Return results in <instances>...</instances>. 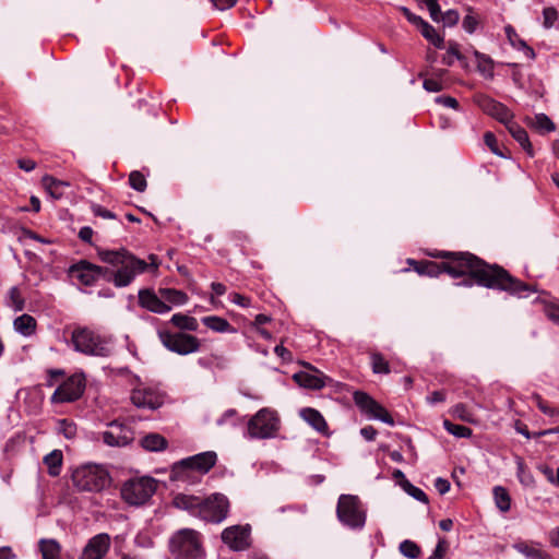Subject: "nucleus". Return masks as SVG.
Returning a JSON list of instances; mask_svg holds the SVG:
<instances>
[{"label": "nucleus", "mask_w": 559, "mask_h": 559, "mask_svg": "<svg viewBox=\"0 0 559 559\" xmlns=\"http://www.w3.org/2000/svg\"><path fill=\"white\" fill-rule=\"evenodd\" d=\"M474 57L477 62V70L479 73H481L485 78L491 79L493 76V61L492 59L477 50L474 51Z\"/></svg>", "instance_id": "obj_36"}, {"label": "nucleus", "mask_w": 559, "mask_h": 559, "mask_svg": "<svg viewBox=\"0 0 559 559\" xmlns=\"http://www.w3.org/2000/svg\"><path fill=\"white\" fill-rule=\"evenodd\" d=\"M66 372L62 369H48L47 370V386H53L56 382L63 379Z\"/></svg>", "instance_id": "obj_56"}, {"label": "nucleus", "mask_w": 559, "mask_h": 559, "mask_svg": "<svg viewBox=\"0 0 559 559\" xmlns=\"http://www.w3.org/2000/svg\"><path fill=\"white\" fill-rule=\"evenodd\" d=\"M353 397L356 406L368 417L379 419L390 426L394 425L388 411L366 392L356 391Z\"/></svg>", "instance_id": "obj_13"}, {"label": "nucleus", "mask_w": 559, "mask_h": 559, "mask_svg": "<svg viewBox=\"0 0 559 559\" xmlns=\"http://www.w3.org/2000/svg\"><path fill=\"white\" fill-rule=\"evenodd\" d=\"M107 263L116 267L112 272V282L117 287L130 285L138 274L145 272L148 267L147 262L123 248L107 250Z\"/></svg>", "instance_id": "obj_3"}, {"label": "nucleus", "mask_w": 559, "mask_h": 559, "mask_svg": "<svg viewBox=\"0 0 559 559\" xmlns=\"http://www.w3.org/2000/svg\"><path fill=\"white\" fill-rule=\"evenodd\" d=\"M435 102L439 105H442L444 107L452 108L455 110H457L460 107L459 102L452 96H445V95L437 96L435 98Z\"/></svg>", "instance_id": "obj_57"}, {"label": "nucleus", "mask_w": 559, "mask_h": 559, "mask_svg": "<svg viewBox=\"0 0 559 559\" xmlns=\"http://www.w3.org/2000/svg\"><path fill=\"white\" fill-rule=\"evenodd\" d=\"M400 552L408 559H417L421 555L420 547L413 540L405 539L399 546Z\"/></svg>", "instance_id": "obj_39"}, {"label": "nucleus", "mask_w": 559, "mask_h": 559, "mask_svg": "<svg viewBox=\"0 0 559 559\" xmlns=\"http://www.w3.org/2000/svg\"><path fill=\"white\" fill-rule=\"evenodd\" d=\"M217 461V454L214 451L202 452L189 457H186L174 465V472L181 474L188 471L198 472L199 474H206Z\"/></svg>", "instance_id": "obj_11"}, {"label": "nucleus", "mask_w": 559, "mask_h": 559, "mask_svg": "<svg viewBox=\"0 0 559 559\" xmlns=\"http://www.w3.org/2000/svg\"><path fill=\"white\" fill-rule=\"evenodd\" d=\"M447 551V542L444 538L440 539L432 551V554L429 556L428 559H442L444 554Z\"/></svg>", "instance_id": "obj_59"}, {"label": "nucleus", "mask_w": 559, "mask_h": 559, "mask_svg": "<svg viewBox=\"0 0 559 559\" xmlns=\"http://www.w3.org/2000/svg\"><path fill=\"white\" fill-rule=\"evenodd\" d=\"M484 141H485V144L489 147V150L497 156H501V157H504L503 153L499 150L498 147V141L496 139V135L490 132V131H487L485 134H484Z\"/></svg>", "instance_id": "obj_53"}, {"label": "nucleus", "mask_w": 559, "mask_h": 559, "mask_svg": "<svg viewBox=\"0 0 559 559\" xmlns=\"http://www.w3.org/2000/svg\"><path fill=\"white\" fill-rule=\"evenodd\" d=\"M222 540L233 550H245L250 546L249 526H230L223 531Z\"/></svg>", "instance_id": "obj_18"}, {"label": "nucleus", "mask_w": 559, "mask_h": 559, "mask_svg": "<svg viewBox=\"0 0 559 559\" xmlns=\"http://www.w3.org/2000/svg\"><path fill=\"white\" fill-rule=\"evenodd\" d=\"M167 440L159 433L152 432L141 439V445L151 452L163 451L167 448Z\"/></svg>", "instance_id": "obj_30"}, {"label": "nucleus", "mask_w": 559, "mask_h": 559, "mask_svg": "<svg viewBox=\"0 0 559 559\" xmlns=\"http://www.w3.org/2000/svg\"><path fill=\"white\" fill-rule=\"evenodd\" d=\"M10 298L15 311H22L24 309L25 301L17 287H12L10 289Z\"/></svg>", "instance_id": "obj_54"}, {"label": "nucleus", "mask_w": 559, "mask_h": 559, "mask_svg": "<svg viewBox=\"0 0 559 559\" xmlns=\"http://www.w3.org/2000/svg\"><path fill=\"white\" fill-rule=\"evenodd\" d=\"M466 11L467 14L464 16L462 21V27L466 33L473 34L475 33L479 25V19L477 15L474 14V10L471 7H468Z\"/></svg>", "instance_id": "obj_43"}, {"label": "nucleus", "mask_w": 559, "mask_h": 559, "mask_svg": "<svg viewBox=\"0 0 559 559\" xmlns=\"http://www.w3.org/2000/svg\"><path fill=\"white\" fill-rule=\"evenodd\" d=\"M217 426H223L226 424H230L231 426H237V411L234 408H229L223 413V415L216 420Z\"/></svg>", "instance_id": "obj_51"}, {"label": "nucleus", "mask_w": 559, "mask_h": 559, "mask_svg": "<svg viewBox=\"0 0 559 559\" xmlns=\"http://www.w3.org/2000/svg\"><path fill=\"white\" fill-rule=\"evenodd\" d=\"M543 25L545 28H550L554 26L555 22L558 19V11L552 8L548 7L543 10Z\"/></svg>", "instance_id": "obj_50"}, {"label": "nucleus", "mask_w": 559, "mask_h": 559, "mask_svg": "<svg viewBox=\"0 0 559 559\" xmlns=\"http://www.w3.org/2000/svg\"><path fill=\"white\" fill-rule=\"evenodd\" d=\"M310 369L311 371H299L293 376L298 385L310 390H321L329 382H332V379L323 372L313 367H310Z\"/></svg>", "instance_id": "obj_20"}, {"label": "nucleus", "mask_w": 559, "mask_h": 559, "mask_svg": "<svg viewBox=\"0 0 559 559\" xmlns=\"http://www.w3.org/2000/svg\"><path fill=\"white\" fill-rule=\"evenodd\" d=\"M41 183L46 191L52 199H60L64 193V189L69 187V183L62 180H58L52 176L46 175L41 179Z\"/></svg>", "instance_id": "obj_28"}, {"label": "nucleus", "mask_w": 559, "mask_h": 559, "mask_svg": "<svg viewBox=\"0 0 559 559\" xmlns=\"http://www.w3.org/2000/svg\"><path fill=\"white\" fill-rule=\"evenodd\" d=\"M545 313L549 320L559 324V305L550 304L545 307Z\"/></svg>", "instance_id": "obj_58"}, {"label": "nucleus", "mask_w": 559, "mask_h": 559, "mask_svg": "<svg viewBox=\"0 0 559 559\" xmlns=\"http://www.w3.org/2000/svg\"><path fill=\"white\" fill-rule=\"evenodd\" d=\"M492 492L496 507L501 512H508L511 509V497L508 490L502 486H496Z\"/></svg>", "instance_id": "obj_37"}, {"label": "nucleus", "mask_w": 559, "mask_h": 559, "mask_svg": "<svg viewBox=\"0 0 559 559\" xmlns=\"http://www.w3.org/2000/svg\"><path fill=\"white\" fill-rule=\"evenodd\" d=\"M39 550L43 559H60L61 546L55 539H41Z\"/></svg>", "instance_id": "obj_35"}, {"label": "nucleus", "mask_w": 559, "mask_h": 559, "mask_svg": "<svg viewBox=\"0 0 559 559\" xmlns=\"http://www.w3.org/2000/svg\"><path fill=\"white\" fill-rule=\"evenodd\" d=\"M58 432L67 439H73L76 435V425L67 418L58 420Z\"/></svg>", "instance_id": "obj_45"}, {"label": "nucleus", "mask_w": 559, "mask_h": 559, "mask_svg": "<svg viewBox=\"0 0 559 559\" xmlns=\"http://www.w3.org/2000/svg\"><path fill=\"white\" fill-rule=\"evenodd\" d=\"M72 480L79 490L100 492L105 487V468L93 463L84 464L73 472Z\"/></svg>", "instance_id": "obj_8"}, {"label": "nucleus", "mask_w": 559, "mask_h": 559, "mask_svg": "<svg viewBox=\"0 0 559 559\" xmlns=\"http://www.w3.org/2000/svg\"><path fill=\"white\" fill-rule=\"evenodd\" d=\"M202 323L210 330L218 333H234L236 329L224 318L209 316L202 318Z\"/></svg>", "instance_id": "obj_29"}, {"label": "nucleus", "mask_w": 559, "mask_h": 559, "mask_svg": "<svg viewBox=\"0 0 559 559\" xmlns=\"http://www.w3.org/2000/svg\"><path fill=\"white\" fill-rule=\"evenodd\" d=\"M158 294L166 304L169 302L175 306H180L188 301V295L175 288H159Z\"/></svg>", "instance_id": "obj_34"}, {"label": "nucleus", "mask_w": 559, "mask_h": 559, "mask_svg": "<svg viewBox=\"0 0 559 559\" xmlns=\"http://www.w3.org/2000/svg\"><path fill=\"white\" fill-rule=\"evenodd\" d=\"M139 305L142 308L158 314L167 313L171 309L159 294L157 295L154 290L148 288L139 290Z\"/></svg>", "instance_id": "obj_21"}, {"label": "nucleus", "mask_w": 559, "mask_h": 559, "mask_svg": "<svg viewBox=\"0 0 559 559\" xmlns=\"http://www.w3.org/2000/svg\"><path fill=\"white\" fill-rule=\"evenodd\" d=\"M417 27L419 28L421 35L435 47L439 49L443 48L444 38L427 21L423 19L421 23H418Z\"/></svg>", "instance_id": "obj_32"}, {"label": "nucleus", "mask_w": 559, "mask_h": 559, "mask_svg": "<svg viewBox=\"0 0 559 559\" xmlns=\"http://www.w3.org/2000/svg\"><path fill=\"white\" fill-rule=\"evenodd\" d=\"M170 322L183 331H197L199 326L195 318L182 313H175Z\"/></svg>", "instance_id": "obj_38"}, {"label": "nucleus", "mask_w": 559, "mask_h": 559, "mask_svg": "<svg viewBox=\"0 0 559 559\" xmlns=\"http://www.w3.org/2000/svg\"><path fill=\"white\" fill-rule=\"evenodd\" d=\"M460 20V14L456 10H448L441 15V21L443 22L444 26H454L457 24Z\"/></svg>", "instance_id": "obj_55"}, {"label": "nucleus", "mask_w": 559, "mask_h": 559, "mask_svg": "<svg viewBox=\"0 0 559 559\" xmlns=\"http://www.w3.org/2000/svg\"><path fill=\"white\" fill-rule=\"evenodd\" d=\"M84 388V378L80 374H73L56 389L50 400L52 403L74 402L81 397Z\"/></svg>", "instance_id": "obj_14"}, {"label": "nucleus", "mask_w": 559, "mask_h": 559, "mask_svg": "<svg viewBox=\"0 0 559 559\" xmlns=\"http://www.w3.org/2000/svg\"><path fill=\"white\" fill-rule=\"evenodd\" d=\"M463 56L459 50V44L455 41H450L447 53L442 58V63L445 66H452L454 63V59L461 60Z\"/></svg>", "instance_id": "obj_46"}, {"label": "nucleus", "mask_w": 559, "mask_h": 559, "mask_svg": "<svg viewBox=\"0 0 559 559\" xmlns=\"http://www.w3.org/2000/svg\"><path fill=\"white\" fill-rule=\"evenodd\" d=\"M535 127L544 132H552L556 130L555 123L545 114H537L535 116Z\"/></svg>", "instance_id": "obj_47"}, {"label": "nucleus", "mask_w": 559, "mask_h": 559, "mask_svg": "<svg viewBox=\"0 0 559 559\" xmlns=\"http://www.w3.org/2000/svg\"><path fill=\"white\" fill-rule=\"evenodd\" d=\"M107 445L126 447L134 440V432L128 425L118 421L107 424Z\"/></svg>", "instance_id": "obj_19"}, {"label": "nucleus", "mask_w": 559, "mask_h": 559, "mask_svg": "<svg viewBox=\"0 0 559 559\" xmlns=\"http://www.w3.org/2000/svg\"><path fill=\"white\" fill-rule=\"evenodd\" d=\"M165 394L151 386L134 388L131 393L133 405L139 408L157 409L164 404Z\"/></svg>", "instance_id": "obj_15"}, {"label": "nucleus", "mask_w": 559, "mask_h": 559, "mask_svg": "<svg viewBox=\"0 0 559 559\" xmlns=\"http://www.w3.org/2000/svg\"><path fill=\"white\" fill-rule=\"evenodd\" d=\"M450 413L453 417H455L462 421H466L469 424L475 423L474 414L469 411L467 405H465L463 403H459V404L454 405L451 408Z\"/></svg>", "instance_id": "obj_41"}, {"label": "nucleus", "mask_w": 559, "mask_h": 559, "mask_svg": "<svg viewBox=\"0 0 559 559\" xmlns=\"http://www.w3.org/2000/svg\"><path fill=\"white\" fill-rule=\"evenodd\" d=\"M14 329L24 336H31L36 330V320L24 313L14 320Z\"/></svg>", "instance_id": "obj_33"}, {"label": "nucleus", "mask_w": 559, "mask_h": 559, "mask_svg": "<svg viewBox=\"0 0 559 559\" xmlns=\"http://www.w3.org/2000/svg\"><path fill=\"white\" fill-rule=\"evenodd\" d=\"M158 337L168 350L182 356L199 352L201 346L197 336L183 332L162 330L158 331Z\"/></svg>", "instance_id": "obj_9"}, {"label": "nucleus", "mask_w": 559, "mask_h": 559, "mask_svg": "<svg viewBox=\"0 0 559 559\" xmlns=\"http://www.w3.org/2000/svg\"><path fill=\"white\" fill-rule=\"evenodd\" d=\"M129 183L134 190L139 192H143L146 189V179L144 175L138 170H134L130 174Z\"/></svg>", "instance_id": "obj_49"}, {"label": "nucleus", "mask_w": 559, "mask_h": 559, "mask_svg": "<svg viewBox=\"0 0 559 559\" xmlns=\"http://www.w3.org/2000/svg\"><path fill=\"white\" fill-rule=\"evenodd\" d=\"M157 489V481L152 477H139L126 481L121 488V497L131 506L146 503Z\"/></svg>", "instance_id": "obj_7"}, {"label": "nucleus", "mask_w": 559, "mask_h": 559, "mask_svg": "<svg viewBox=\"0 0 559 559\" xmlns=\"http://www.w3.org/2000/svg\"><path fill=\"white\" fill-rule=\"evenodd\" d=\"M433 257L444 260L441 262L442 273L453 278L464 277L457 285L472 287L476 284L518 297L535 292L534 287L514 277L502 266L489 264L469 252L440 251Z\"/></svg>", "instance_id": "obj_1"}, {"label": "nucleus", "mask_w": 559, "mask_h": 559, "mask_svg": "<svg viewBox=\"0 0 559 559\" xmlns=\"http://www.w3.org/2000/svg\"><path fill=\"white\" fill-rule=\"evenodd\" d=\"M299 416L317 432L323 436L329 433L328 423L318 409L312 407H304L299 411Z\"/></svg>", "instance_id": "obj_22"}, {"label": "nucleus", "mask_w": 559, "mask_h": 559, "mask_svg": "<svg viewBox=\"0 0 559 559\" xmlns=\"http://www.w3.org/2000/svg\"><path fill=\"white\" fill-rule=\"evenodd\" d=\"M103 270L86 260L71 265L69 267V276L85 286H92L102 276Z\"/></svg>", "instance_id": "obj_17"}, {"label": "nucleus", "mask_w": 559, "mask_h": 559, "mask_svg": "<svg viewBox=\"0 0 559 559\" xmlns=\"http://www.w3.org/2000/svg\"><path fill=\"white\" fill-rule=\"evenodd\" d=\"M406 262L419 275L437 277L442 273L441 262L438 263V262L429 261V260L416 261L414 259H407Z\"/></svg>", "instance_id": "obj_24"}, {"label": "nucleus", "mask_w": 559, "mask_h": 559, "mask_svg": "<svg viewBox=\"0 0 559 559\" xmlns=\"http://www.w3.org/2000/svg\"><path fill=\"white\" fill-rule=\"evenodd\" d=\"M399 10L403 13V15L411 24L417 26L418 23H421L423 17L413 13L408 8L400 7Z\"/></svg>", "instance_id": "obj_60"}, {"label": "nucleus", "mask_w": 559, "mask_h": 559, "mask_svg": "<svg viewBox=\"0 0 559 559\" xmlns=\"http://www.w3.org/2000/svg\"><path fill=\"white\" fill-rule=\"evenodd\" d=\"M44 464L48 468V474L52 477H57L60 475L63 455L61 450H53L47 455L44 456Z\"/></svg>", "instance_id": "obj_31"}, {"label": "nucleus", "mask_w": 559, "mask_h": 559, "mask_svg": "<svg viewBox=\"0 0 559 559\" xmlns=\"http://www.w3.org/2000/svg\"><path fill=\"white\" fill-rule=\"evenodd\" d=\"M71 342L76 352L83 353L85 355H104V340L88 328H75L71 335Z\"/></svg>", "instance_id": "obj_10"}, {"label": "nucleus", "mask_w": 559, "mask_h": 559, "mask_svg": "<svg viewBox=\"0 0 559 559\" xmlns=\"http://www.w3.org/2000/svg\"><path fill=\"white\" fill-rule=\"evenodd\" d=\"M438 1L439 0H423V2L426 4V7L429 11L430 17L435 22L441 21V15L443 14V13H441V8H440Z\"/></svg>", "instance_id": "obj_52"}, {"label": "nucleus", "mask_w": 559, "mask_h": 559, "mask_svg": "<svg viewBox=\"0 0 559 559\" xmlns=\"http://www.w3.org/2000/svg\"><path fill=\"white\" fill-rule=\"evenodd\" d=\"M435 488L440 495H444L450 490V483L448 479H444L442 477H438L435 480Z\"/></svg>", "instance_id": "obj_63"}, {"label": "nucleus", "mask_w": 559, "mask_h": 559, "mask_svg": "<svg viewBox=\"0 0 559 559\" xmlns=\"http://www.w3.org/2000/svg\"><path fill=\"white\" fill-rule=\"evenodd\" d=\"M444 429L456 438H469L473 433L472 429L463 426L451 423L448 419L443 420Z\"/></svg>", "instance_id": "obj_40"}, {"label": "nucleus", "mask_w": 559, "mask_h": 559, "mask_svg": "<svg viewBox=\"0 0 559 559\" xmlns=\"http://www.w3.org/2000/svg\"><path fill=\"white\" fill-rule=\"evenodd\" d=\"M532 399L536 403V406L538 407V409L542 413H544L545 415H548L551 417L559 416V408L549 406L548 403L546 401H544L539 394H534L532 396Z\"/></svg>", "instance_id": "obj_48"}, {"label": "nucleus", "mask_w": 559, "mask_h": 559, "mask_svg": "<svg viewBox=\"0 0 559 559\" xmlns=\"http://www.w3.org/2000/svg\"><path fill=\"white\" fill-rule=\"evenodd\" d=\"M512 138L522 146V148L530 155L534 156V151L528 139V134L524 128L512 119L504 123Z\"/></svg>", "instance_id": "obj_25"}, {"label": "nucleus", "mask_w": 559, "mask_h": 559, "mask_svg": "<svg viewBox=\"0 0 559 559\" xmlns=\"http://www.w3.org/2000/svg\"><path fill=\"white\" fill-rule=\"evenodd\" d=\"M504 32L507 35V38L509 39L510 44L518 50L524 51L525 56L528 59H535V51L532 47H530L525 40H523L516 31L511 25H507L504 27Z\"/></svg>", "instance_id": "obj_27"}, {"label": "nucleus", "mask_w": 559, "mask_h": 559, "mask_svg": "<svg viewBox=\"0 0 559 559\" xmlns=\"http://www.w3.org/2000/svg\"><path fill=\"white\" fill-rule=\"evenodd\" d=\"M336 515L338 521L350 530H361L366 524V509L358 496L341 495Z\"/></svg>", "instance_id": "obj_6"}, {"label": "nucleus", "mask_w": 559, "mask_h": 559, "mask_svg": "<svg viewBox=\"0 0 559 559\" xmlns=\"http://www.w3.org/2000/svg\"><path fill=\"white\" fill-rule=\"evenodd\" d=\"M513 548L526 559H550L549 555L537 543L518 542Z\"/></svg>", "instance_id": "obj_26"}, {"label": "nucleus", "mask_w": 559, "mask_h": 559, "mask_svg": "<svg viewBox=\"0 0 559 559\" xmlns=\"http://www.w3.org/2000/svg\"><path fill=\"white\" fill-rule=\"evenodd\" d=\"M474 103L488 116L497 119L501 123H508L513 119L512 112L502 103L491 98L486 94H476Z\"/></svg>", "instance_id": "obj_16"}, {"label": "nucleus", "mask_w": 559, "mask_h": 559, "mask_svg": "<svg viewBox=\"0 0 559 559\" xmlns=\"http://www.w3.org/2000/svg\"><path fill=\"white\" fill-rule=\"evenodd\" d=\"M402 488L414 499L420 501L423 503H428L427 495L418 487L414 486L408 479H404V483H401Z\"/></svg>", "instance_id": "obj_44"}, {"label": "nucleus", "mask_w": 559, "mask_h": 559, "mask_svg": "<svg viewBox=\"0 0 559 559\" xmlns=\"http://www.w3.org/2000/svg\"><path fill=\"white\" fill-rule=\"evenodd\" d=\"M353 397L356 406L368 417L379 419L390 426L394 425L388 411L366 392L356 391Z\"/></svg>", "instance_id": "obj_12"}, {"label": "nucleus", "mask_w": 559, "mask_h": 559, "mask_svg": "<svg viewBox=\"0 0 559 559\" xmlns=\"http://www.w3.org/2000/svg\"><path fill=\"white\" fill-rule=\"evenodd\" d=\"M447 399V393L443 390L433 391L427 396V402L431 405L442 403Z\"/></svg>", "instance_id": "obj_61"}, {"label": "nucleus", "mask_w": 559, "mask_h": 559, "mask_svg": "<svg viewBox=\"0 0 559 559\" xmlns=\"http://www.w3.org/2000/svg\"><path fill=\"white\" fill-rule=\"evenodd\" d=\"M174 506L188 511L191 515L198 516L205 522L221 523L229 511V501L223 493H212L205 499L197 496L179 493L174 498Z\"/></svg>", "instance_id": "obj_2"}, {"label": "nucleus", "mask_w": 559, "mask_h": 559, "mask_svg": "<svg viewBox=\"0 0 559 559\" xmlns=\"http://www.w3.org/2000/svg\"><path fill=\"white\" fill-rule=\"evenodd\" d=\"M371 366L374 373L388 374L390 373L389 362L379 353L371 354Z\"/></svg>", "instance_id": "obj_42"}, {"label": "nucleus", "mask_w": 559, "mask_h": 559, "mask_svg": "<svg viewBox=\"0 0 559 559\" xmlns=\"http://www.w3.org/2000/svg\"><path fill=\"white\" fill-rule=\"evenodd\" d=\"M281 428V418L270 407L259 409L247 423V437L250 439L274 438Z\"/></svg>", "instance_id": "obj_5"}, {"label": "nucleus", "mask_w": 559, "mask_h": 559, "mask_svg": "<svg viewBox=\"0 0 559 559\" xmlns=\"http://www.w3.org/2000/svg\"><path fill=\"white\" fill-rule=\"evenodd\" d=\"M169 550L175 559H203L205 551L201 535L192 528H181L169 539Z\"/></svg>", "instance_id": "obj_4"}, {"label": "nucleus", "mask_w": 559, "mask_h": 559, "mask_svg": "<svg viewBox=\"0 0 559 559\" xmlns=\"http://www.w3.org/2000/svg\"><path fill=\"white\" fill-rule=\"evenodd\" d=\"M105 556V533L92 537L79 559H103Z\"/></svg>", "instance_id": "obj_23"}, {"label": "nucleus", "mask_w": 559, "mask_h": 559, "mask_svg": "<svg viewBox=\"0 0 559 559\" xmlns=\"http://www.w3.org/2000/svg\"><path fill=\"white\" fill-rule=\"evenodd\" d=\"M360 435L367 441H373L378 435V431L372 426H365L360 429Z\"/></svg>", "instance_id": "obj_64"}, {"label": "nucleus", "mask_w": 559, "mask_h": 559, "mask_svg": "<svg viewBox=\"0 0 559 559\" xmlns=\"http://www.w3.org/2000/svg\"><path fill=\"white\" fill-rule=\"evenodd\" d=\"M423 86L428 92H440L442 84L436 79H425Z\"/></svg>", "instance_id": "obj_62"}]
</instances>
